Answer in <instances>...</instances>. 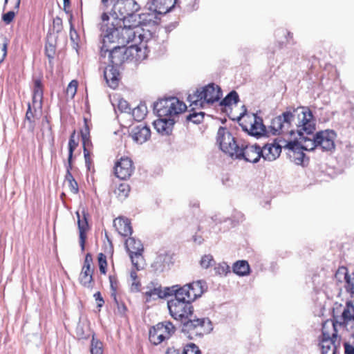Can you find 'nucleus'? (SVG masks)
Here are the masks:
<instances>
[{
	"mask_svg": "<svg viewBox=\"0 0 354 354\" xmlns=\"http://www.w3.org/2000/svg\"><path fill=\"white\" fill-rule=\"evenodd\" d=\"M286 133L299 136V140L289 141L284 146L298 155L296 157L302 162L304 153L301 150L313 151L319 147L323 151H331L335 148L334 140L336 133L333 130H326L314 134L315 122L313 115L308 106L290 107L281 115Z\"/></svg>",
	"mask_w": 354,
	"mask_h": 354,
	"instance_id": "nucleus-1",
	"label": "nucleus"
},
{
	"mask_svg": "<svg viewBox=\"0 0 354 354\" xmlns=\"http://www.w3.org/2000/svg\"><path fill=\"white\" fill-rule=\"evenodd\" d=\"M102 21L101 37L104 44L115 43L126 46L133 42V46H137L147 39L148 31H145L144 28L137 27L131 18L111 20L108 14L103 13Z\"/></svg>",
	"mask_w": 354,
	"mask_h": 354,
	"instance_id": "nucleus-2",
	"label": "nucleus"
},
{
	"mask_svg": "<svg viewBox=\"0 0 354 354\" xmlns=\"http://www.w3.org/2000/svg\"><path fill=\"white\" fill-rule=\"evenodd\" d=\"M222 95V91L218 85L214 83L197 88L192 94H189L187 100L192 109L203 107L205 104L218 102Z\"/></svg>",
	"mask_w": 354,
	"mask_h": 354,
	"instance_id": "nucleus-3",
	"label": "nucleus"
},
{
	"mask_svg": "<svg viewBox=\"0 0 354 354\" xmlns=\"http://www.w3.org/2000/svg\"><path fill=\"white\" fill-rule=\"evenodd\" d=\"M187 109L186 104L176 97L161 99L154 104V110L160 118L174 116L184 112Z\"/></svg>",
	"mask_w": 354,
	"mask_h": 354,
	"instance_id": "nucleus-4",
	"label": "nucleus"
},
{
	"mask_svg": "<svg viewBox=\"0 0 354 354\" xmlns=\"http://www.w3.org/2000/svg\"><path fill=\"white\" fill-rule=\"evenodd\" d=\"M140 9V5L136 0H117L109 15L111 20L129 19Z\"/></svg>",
	"mask_w": 354,
	"mask_h": 354,
	"instance_id": "nucleus-5",
	"label": "nucleus"
},
{
	"mask_svg": "<svg viewBox=\"0 0 354 354\" xmlns=\"http://www.w3.org/2000/svg\"><path fill=\"white\" fill-rule=\"evenodd\" d=\"M332 333L326 330V324L322 328V339L320 343L322 354H336L340 346L341 339L337 335V323H332Z\"/></svg>",
	"mask_w": 354,
	"mask_h": 354,
	"instance_id": "nucleus-6",
	"label": "nucleus"
},
{
	"mask_svg": "<svg viewBox=\"0 0 354 354\" xmlns=\"http://www.w3.org/2000/svg\"><path fill=\"white\" fill-rule=\"evenodd\" d=\"M216 142L220 149L230 157L234 158L241 143L237 142L231 133L225 127H221L217 132Z\"/></svg>",
	"mask_w": 354,
	"mask_h": 354,
	"instance_id": "nucleus-7",
	"label": "nucleus"
},
{
	"mask_svg": "<svg viewBox=\"0 0 354 354\" xmlns=\"http://www.w3.org/2000/svg\"><path fill=\"white\" fill-rule=\"evenodd\" d=\"M175 330L176 328L171 322H160L149 330V341L153 344L158 345L164 340L169 339Z\"/></svg>",
	"mask_w": 354,
	"mask_h": 354,
	"instance_id": "nucleus-8",
	"label": "nucleus"
},
{
	"mask_svg": "<svg viewBox=\"0 0 354 354\" xmlns=\"http://www.w3.org/2000/svg\"><path fill=\"white\" fill-rule=\"evenodd\" d=\"M167 306L171 316L176 320L183 322L192 317L193 313L192 302L170 299L167 302Z\"/></svg>",
	"mask_w": 354,
	"mask_h": 354,
	"instance_id": "nucleus-9",
	"label": "nucleus"
},
{
	"mask_svg": "<svg viewBox=\"0 0 354 354\" xmlns=\"http://www.w3.org/2000/svg\"><path fill=\"white\" fill-rule=\"evenodd\" d=\"M124 47L119 44L108 43L104 44L102 39V46L100 47V55L106 57L108 55L109 61L113 65H118L124 59Z\"/></svg>",
	"mask_w": 354,
	"mask_h": 354,
	"instance_id": "nucleus-10",
	"label": "nucleus"
},
{
	"mask_svg": "<svg viewBox=\"0 0 354 354\" xmlns=\"http://www.w3.org/2000/svg\"><path fill=\"white\" fill-rule=\"evenodd\" d=\"M261 157V147L257 145H248L241 143L234 157L244 159L247 162H257Z\"/></svg>",
	"mask_w": 354,
	"mask_h": 354,
	"instance_id": "nucleus-11",
	"label": "nucleus"
},
{
	"mask_svg": "<svg viewBox=\"0 0 354 354\" xmlns=\"http://www.w3.org/2000/svg\"><path fill=\"white\" fill-rule=\"evenodd\" d=\"M125 247L129 252L132 264L139 268V262L142 259L143 245L140 241L130 237L125 241Z\"/></svg>",
	"mask_w": 354,
	"mask_h": 354,
	"instance_id": "nucleus-12",
	"label": "nucleus"
},
{
	"mask_svg": "<svg viewBox=\"0 0 354 354\" xmlns=\"http://www.w3.org/2000/svg\"><path fill=\"white\" fill-rule=\"evenodd\" d=\"M132 19L134 24L136 25L137 27H142L148 26V25H155L157 24L158 20H160V17L153 11L149 10V7L147 8V11L142 12L140 15H133L130 17Z\"/></svg>",
	"mask_w": 354,
	"mask_h": 354,
	"instance_id": "nucleus-13",
	"label": "nucleus"
},
{
	"mask_svg": "<svg viewBox=\"0 0 354 354\" xmlns=\"http://www.w3.org/2000/svg\"><path fill=\"white\" fill-rule=\"evenodd\" d=\"M115 175L120 179L126 180L131 176L133 171V162L129 158H121L115 163Z\"/></svg>",
	"mask_w": 354,
	"mask_h": 354,
	"instance_id": "nucleus-14",
	"label": "nucleus"
},
{
	"mask_svg": "<svg viewBox=\"0 0 354 354\" xmlns=\"http://www.w3.org/2000/svg\"><path fill=\"white\" fill-rule=\"evenodd\" d=\"M176 3V0H152L149 3V10L155 12L160 17L169 12Z\"/></svg>",
	"mask_w": 354,
	"mask_h": 354,
	"instance_id": "nucleus-15",
	"label": "nucleus"
},
{
	"mask_svg": "<svg viewBox=\"0 0 354 354\" xmlns=\"http://www.w3.org/2000/svg\"><path fill=\"white\" fill-rule=\"evenodd\" d=\"M241 125L245 131L254 136H261L266 132L262 118L255 114L253 115L252 121L250 120L248 124Z\"/></svg>",
	"mask_w": 354,
	"mask_h": 354,
	"instance_id": "nucleus-16",
	"label": "nucleus"
},
{
	"mask_svg": "<svg viewBox=\"0 0 354 354\" xmlns=\"http://www.w3.org/2000/svg\"><path fill=\"white\" fill-rule=\"evenodd\" d=\"M131 137L137 144L146 142L151 137L150 129L142 124L134 127L131 131Z\"/></svg>",
	"mask_w": 354,
	"mask_h": 354,
	"instance_id": "nucleus-17",
	"label": "nucleus"
},
{
	"mask_svg": "<svg viewBox=\"0 0 354 354\" xmlns=\"http://www.w3.org/2000/svg\"><path fill=\"white\" fill-rule=\"evenodd\" d=\"M169 295H174L173 299L192 302L190 297V292L189 286L185 284L183 286L180 285H175L170 288H167Z\"/></svg>",
	"mask_w": 354,
	"mask_h": 354,
	"instance_id": "nucleus-18",
	"label": "nucleus"
},
{
	"mask_svg": "<svg viewBox=\"0 0 354 354\" xmlns=\"http://www.w3.org/2000/svg\"><path fill=\"white\" fill-rule=\"evenodd\" d=\"M182 323H183V331L191 332L196 330V333H198V331L201 333V329L203 328L206 323L209 324L210 321L207 318H196L192 315V317H189Z\"/></svg>",
	"mask_w": 354,
	"mask_h": 354,
	"instance_id": "nucleus-19",
	"label": "nucleus"
},
{
	"mask_svg": "<svg viewBox=\"0 0 354 354\" xmlns=\"http://www.w3.org/2000/svg\"><path fill=\"white\" fill-rule=\"evenodd\" d=\"M174 124V119L168 117H159L158 120L153 122L154 128L163 136H168L171 133Z\"/></svg>",
	"mask_w": 354,
	"mask_h": 354,
	"instance_id": "nucleus-20",
	"label": "nucleus"
},
{
	"mask_svg": "<svg viewBox=\"0 0 354 354\" xmlns=\"http://www.w3.org/2000/svg\"><path fill=\"white\" fill-rule=\"evenodd\" d=\"M76 214L77 217V224L80 232V245L81 246L82 250H84L86 238L85 232L88 228L87 214L84 209H82L81 213L80 211H77Z\"/></svg>",
	"mask_w": 354,
	"mask_h": 354,
	"instance_id": "nucleus-21",
	"label": "nucleus"
},
{
	"mask_svg": "<svg viewBox=\"0 0 354 354\" xmlns=\"http://www.w3.org/2000/svg\"><path fill=\"white\" fill-rule=\"evenodd\" d=\"M261 157L268 161L276 160L281 152V147L275 143L266 144L261 149Z\"/></svg>",
	"mask_w": 354,
	"mask_h": 354,
	"instance_id": "nucleus-22",
	"label": "nucleus"
},
{
	"mask_svg": "<svg viewBox=\"0 0 354 354\" xmlns=\"http://www.w3.org/2000/svg\"><path fill=\"white\" fill-rule=\"evenodd\" d=\"M113 226L118 232L123 236H127L132 234V227L131 222L128 218L119 217L113 221Z\"/></svg>",
	"mask_w": 354,
	"mask_h": 354,
	"instance_id": "nucleus-23",
	"label": "nucleus"
},
{
	"mask_svg": "<svg viewBox=\"0 0 354 354\" xmlns=\"http://www.w3.org/2000/svg\"><path fill=\"white\" fill-rule=\"evenodd\" d=\"M187 284L189 288V291L190 292L192 302L197 298L201 297L207 289L206 282L203 280H198Z\"/></svg>",
	"mask_w": 354,
	"mask_h": 354,
	"instance_id": "nucleus-24",
	"label": "nucleus"
},
{
	"mask_svg": "<svg viewBox=\"0 0 354 354\" xmlns=\"http://www.w3.org/2000/svg\"><path fill=\"white\" fill-rule=\"evenodd\" d=\"M354 322V306L351 301L346 302L339 320H335L333 323H337L338 326L347 325L349 322Z\"/></svg>",
	"mask_w": 354,
	"mask_h": 354,
	"instance_id": "nucleus-25",
	"label": "nucleus"
},
{
	"mask_svg": "<svg viewBox=\"0 0 354 354\" xmlns=\"http://www.w3.org/2000/svg\"><path fill=\"white\" fill-rule=\"evenodd\" d=\"M43 98V89L41 82L39 80L34 81L33 94H32V106L36 111V109H41V101Z\"/></svg>",
	"mask_w": 354,
	"mask_h": 354,
	"instance_id": "nucleus-26",
	"label": "nucleus"
},
{
	"mask_svg": "<svg viewBox=\"0 0 354 354\" xmlns=\"http://www.w3.org/2000/svg\"><path fill=\"white\" fill-rule=\"evenodd\" d=\"M119 73L113 66L106 68L104 71V76L109 87L115 88L118 85Z\"/></svg>",
	"mask_w": 354,
	"mask_h": 354,
	"instance_id": "nucleus-27",
	"label": "nucleus"
},
{
	"mask_svg": "<svg viewBox=\"0 0 354 354\" xmlns=\"http://www.w3.org/2000/svg\"><path fill=\"white\" fill-rule=\"evenodd\" d=\"M93 269L87 270L86 269L82 268L80 274L79 280L83 286L88 288H92L93 287L94 281L93 279Z\"/></svg>",
	"mask_w": 354,
	"mask_h": 354,
	"instance_id": "nucleus-28",
	"label": "nucleus"
},
{
	"mask_svg": "<svg viewBox=\"0 0 354 354\" xmlns=\"http://www.w3.org/2000/svg\"><path fill=\"white\" fill-rule=\"evenodd\" d=\"M233 272L239 276H245L250 273V266L246 261H238L233 265Z\"/></svg>",
	"mask_w": 354,
	"mask_h": 354,
	"instance_id": "nucleus-29",
	"label": "nucleus"
},
{
	"mask_svg": "<svg viewBox=\"0 0 354 354\" xmlns=\"http://www.w3.org/2000/svg\"><path fill=\"white\" fill-rule=\"evenodd\" d=\"M171 257L167 253L160 254L157 256L155 261L154 266L157 270H163L165 267L171 263Z\"/></svg>",
	"mask_w": 354,
	"mask_h": 354,
	"instance_id": "nucleus-30",
	"label": "nucleus"
},
{
	"mask_svg": "<svg viewBox=\"0 0 354 354\" xmlns=\"http://www.w3.org/2000/svg\"><path fill=\"white\" fill-rule=\"evenodd\" d=\"M270 127L274 135L286 133L281 115L272 120Z\"/></svg>",
	"mask_w": 354,
	"mask_h": 354,
	"instance_id": "nucleus-31",
	"label": "nucleus"
},
{
	"mask_svg": "<svg viewBox=\"0 0 354 354\" xmlns=\"http://www.w3.org/2000/svg\"><path fill=\"white\" fill-rule=\"evenodd\" d=\"M147 109L145 104H140L132 110V115L137 121H140L147 115Z\"/></svg>",
	"mask_w": 354,
	"mask_h": 354,
	"instance_id": "nucleus-32",
	"label": "nucleus"
},
{
	"mask_svg": "<svg viewBox=\"0 0 354 354\" xmlns=\"http://www.w3.org/2000/svg\"><path fill=\"white\" fill-rule=\"evenodd\" d=\"M239 100V95L234 91H231L227 96L221 102L222 106H230L232 104H236Z\"/></svg>",
	"mask_w": 354,
	"mask_h": 354,
	"instance_id": "nucleus-33",
	"label": "nucleus"
},
{
	"mask_svg": "<svg viewBox=\"0 0 354 354\" xmlns=\"http://www.w3.org/2000/svg\"><path fill=\"white\" fill-rule=\"evenodd\" d=\"M167 292L168 290H167V288L164 291H162L160 288H154L153 289L146 292V295L149 297H153V299H159L169 296V295Z\"/></svg>",
	"mask_w": 354,
	"mask_h": 354,
	"instance_id": "nucleus-34",
	"label": "nucleus"
},
{
	"mask_svg": "<svg viewBox=\"0 0 354 354\" xmlns=\"http://www.w3.org/2000/svg\"><path fill=\"white\" fill-rule=\"evenodd\" d=\"M91 354H102L103 347L102 343L93 337L91 344Z\"/></svg>",
	"mask_w": 354,
	"mask_h": 354,
	"instance_id": "nucleus-35",
	"label": "nucleus"
},
{
	"mask_svg": "<svg viewBox=\"0 0 354 354\" xmlns=\"http://www.w3.org/2000/svg\"><path fill=\"white\" fill-rule=\"evenodd\" d=\"M350 274H348L346 268L341 267L337 270L335 274V278L339 282L344 281L346 283V279Z\"/></svg>",
	"mask_w": 354,
	"mask_h": 354,
	"instance_id": "nucleus-36",
	"label": "nucleus"
},
{
	"mask_svg": "<svg viewBox=\"0 0 354 354\" xmlns=\"http://www.w3.org/2000/svg\"><path fill=\"white\" fill-rule=\"evenodd\" d=\"M129 192H130L129 185L126 183H121L118 186L115 193L119 198H125L128 196Z\"/></svg>",
	"mask_w": 354,
	"mask_h": 354,
	"instance_id": "nucleus-37",
	"label": "nucleus"
},
{
	"mask_svg": "<svg viewBox=\"0 0 354 354\" xmlns=\"http://www.w3.org/2000/svg\"><path fill=\"white\" fill-rule=\"evenodd\" d=\"M78 144L75 140V131L72 133V135L70 137L69 142H68V162L71 164V161H72L73 158V153L74 150L77 147Z\"/></svg>",
	"mask_w": 354,
	"mask_h": 354,
	"instance_id": "nucleus-38",
	"label": "nucleus"
},
{
	"mask_svg": "<svg viewBox=\"0 0 354 354\" xmlns=\"http://www.w3.org/2000/svg\"><path fill=\"white\" fill-rule=\"evenodd\" d=\"M214 270L216 274L221 276H226L230 272V266L225 262L218 263L214 267Z\"/></svg>",
	"mask_w": 354,
	"mask_h": 354,
	"instance_id": "nucleus-39",
	"label": "nucleus"
},
{
	"mask_svg": "<svg viewBox=\"0 0 354 354\" xmlns=\"http://www.w3.org/2000/svg\"><path fill=\"white\" fill-rule=\"evenodd\" d=\"M81 136L83 142L84 147H87L91 144L90 140V132L88 124H86V120H85V125L84 128L81 131Z\"/></svg>",
	"mask_w": 354,
	"mask_h": 354,
	"instance_id": "nucleus-40",
	"label": "nucleus"
},
{
	"mask_svg": "<svg viewBox=\"0 0 354 354\" xmlns=\"http://www.w3.org/2000/svg\"><path fill=\"white\" fill-rule=\"evenodd\" d=\"M214 263V259L211 254H205L200 261L201 266L204 269H207Z\"/></svg>",
	"mask_w": 354,
	"mask_h": 354,
	"instance_id": "nucleus-41",
	"label": "nucleus"
},
{
	"mask_svg": "<svg viewBox=\"0 0 354 354\" xmlns=\"http://www.w3.org/2000/svg\"><path fill=\"white\" fill-rule=\"evenodd\" d=\"M204 115L203 112L193 113L187 116V120L195 124H199L203 121Z\"/></svg>",
	"mask_w": 354,
	"mask_h": 354,
	"instance_id": "nucleus-42",
	"label": "nucleus"
},
{
	"mask_svg": "<svg viewBox=\"0 0 354 354\" xmlns=\"http://www.w3.org/2000/svg\"><path fill=\"white\" fill-rule=\"evenodd\" d=\"M8 44V41L6 37L0 41V63L4 60L6 56Z\"/></svg>",
	"mask_w": 354,
	"mask_h": 354,
	"instance_id": "nucleus-43",
	"label": "nucleus"
},
{
	"mask_svg": "<svg viewBox=\"0 0 354 354\" xmlns=\"http://www.w3.org/2000/svg\"><path fill=\"white\" fill-rule=\"evenodd\" d=\"M183 354H201V351L196 344L190 343L184 348Z\"/></svg>",
	"mask_w": 354,
	"mask_h": 354,
	"instance_id": "nucleus-44",
	"label": "nucleus"
},
{
	"mask_svg": "<svg viewBox=\"0 0 354 354\" xmlns=\"http://www.w3.org/2000/svg\"><path fill=\"white\" fill-rule=\"evenodd\" d=\"M77 87V82L76 80H72L67 86L66 88V95L68 97L73 98L76 92Z\"/></svg>",
	"mask_w": 354,
	"mask_h": 354,
	"instance_id": "nucleus-45",
	"label": "nucleus"
},
{
	"mask_svg": "<svg viewBox=\"0 0 354 354\" xmlns=\"http://www.w3.org/2000/svg\"><path fill=\"white\" fill-rule=\"evenodd\" d=\"M345 288L347 292L354 294V273H351L345 283Z\"/></svg>",
	"mask_w": 354,
	"mask_h": 354,
	"instance_id": "nucleus-46",
	"label": "nucleus"
},
{
	"mask_svg": "<svg viewBox=\"0 0 354 354\" xmlns=\"http://www.w3.org/2000/svg\"><path fill=\"white\" fill-rule=\"evenodd\" d=\"M98 263L100 272L102 274H105L107 263L106 256L104 255L102 253H100L98 255Z\"/></svg>",
	"mask_w": 354,
	"mask_h": 354,
	"instance_id": "nucleus-47",
	"label": "nucleus"
},
{
	"mask_svg": "<svg viewBox=\"0 0 354 354\" xmlns=\"http://www.w3.org/2000/svg\"><path fill=\"white\" fill-rule=\"evenodd\" d=\"M75 333L78 339H86L88 336L84 330V325L81 323L77 324Z\"/></svg>",
	"mask_w": 354,
	"mask_h": 354,
	"instance_id": "nucleus-48",
	"label": "nucleus"
},
{
	"mask_svg": "<svg viewBox=\"0 0 354 354\" xmlns=\"http://www.w3.org/2000/svg\"><path fill=\"white\" fill-rule=\"evenodd\" d=\"M53 29L56 32L59 33L62 30V20L60 17H56L53 19Z\"/></svg>",
	"mask_w": 354,
	"mask_h": 354,
	"instance_id": "nucleus-49",
	"label": "nucleus"
},
{
	"mask_svg": "<svg viewBox=\"0 0 354 354\" xmlns=\"http://www.w3.org/2000/svg\"><path fill=\"white\" fill-rule=\"evenodd\" d=\"M118 107L122 112H129L131 111L129 103L123 99L119 100Z\"/></svg>",
	"mask_w": 354,
	"mask_h": 354,
	"instance_id": "nucleus-50",
	"label": "nucleus"
},
{
	"mask_svg": "<svg viewBox=\"0 0 354 354\" xmlns=\"http://www.w3.org/2000/svg\"><path fill=\"white\" fill-rule=\"evenodd\" d=\"M15 15L14 11H9L3 15L2 19L6 24H8L13 20Z\"/></svg>",
	"mask_w": 354,
	"mask_h": 354,
	"instance_id": "nucleus-51",
	"label": "nucleus"
},
{
	"mask_svg": "<svg viewBox=\"0 0 354 354\" xmlns=\"http://www.w3.org/2000/svg\"><path fill=\"white\" fill-rule=\"evenodd\" d=\"M34 112L32 110V106L30 103H28V110L26 113V120H28L30 123L33 122V118H34Z\"/></svg>",
	"mask_w": 354,
	"mask_h": 354,
	"instance_id": "nucleus-52",
	"label": "nucleus"
},
{
	"mask_svg": "<svg viewBox=\"0 0 354 354\" xmlns=\"http://www.w3.org/2000/svg\"><path fill=\"white\" fill-rule=\"evenodd\" d=\"M72 169V161H71V165L70 163L68 162V165L66 167V176H65V178H66V180L67 181V183L68 182H71V181H73V180H75L72 175V174L71 173V169Z\"/></svg>",
	"mask_w": 354,
	"mask_h": 354,
	"instance_id": "nucleus-53",
	"label": "nucleus"
},
{
	"mask_svg": "<svg viewBox=\"0 0 354 354\" xmlns=\"http://www.w3.org/2000/svg\"><path fill=\"white\" fill-rule=\"evenodd\" d=\"M92 261H93L92 257L89 253H88L86 255L84 263V266L82 268L86 269L87 270H88L89 269H92L91 268Z\"/></svg>",
	"mask_w": 354,
	"mask_h": 354,
	"instance_id": "nucleus-54",
	"label": "nucleus"
},
{
	"mask_svg": "<svg viewBox=\"0 0 354 354\" xmlns=\"http://www.w3.org/2000/svg\"><path fill=\"white\" fill-rule=\"evenodd\" d=\"M344 354H354V344H351L348 342H344Z\"/></svg>",
	"mask_w": 354,
	"mask_h": 354,
	"instance_id": "nucleus-55",
	"label": "nucleus"
},
{
	"mask_svg": "<svg viewBox=\"0 0 354 354\" xmlns=\"http://www.w3.org/2000/svg\"><path fill=\"white\" fill-rule=\"evenodd\" d=\"M68 187L71 192L76 194L78 192V185L75 180L68 183Z\"/></svg>",
	"mask_w": 354,
	"mask_h": 354,
	"instance_id": "nucleus-56",
	"label": "nucleus"
},
{
	"mask_svg": "<svg viewBox=\"0 0 354 354\" xmlns=\"http://www.w3.org/2000/svg\"><path fill=\"white\" fill-rule=\"evenodd\" d=\"M93 297L97 301V307H102L104 301L102 297L101 293L100 292H97L94 294Z\"/></svg>",
	"mask_w": 354,
	"mask_h": 354,
	"instance_id": "nucleus-57",
	"label": "nucleus"
},
{
	"mask_svg": "<svg viewBox=\"0 0 354 354\" xmlns=\"http://www.w3.org/2000/svg\"><path fill=\"white\" fill-rule=\"evenodd\" d=\"M46 53L49 58H53L55 54V47L53 45L46 47Z\"/></svg>",
	"mask_w": 354,
	"mask_h": 354,
	"instance_id": "nucleus-58",
	"label": "nucleus"
},
{
	"mask_svg": "<svg viewBox=\"0 0 354 354\" xmlns=\"http://www.w3.org/2000/svg\"><path fill=\"white\" fill-rule=\"evenodd\" d=\"M109 279H110L111 289L113 291L112 292L111 295L114 297V299H115V301H116V297H115V290H116V281H115V279L112 277H109Z\"/></svg>",
	"mask_w": 354,
	"mask_h": 354,
	"instance_id": "nucleus-59",
	"label": "nucleus"
},
{
	"mask_svg": "<svg viewBox=\"0 0 354 354\" xmlns=\"http://www.w3.org/2000/svg\"><path fill=\"white\" fill-rule=\"evenodd\" d=\"M166 354H183L180 351L175 348H169L166 352Z\"/></svg>",
	"mask_w": 354,
	"mask_h": 354,
	"instance_id": "nucleus-60",
	"label": "nucleus"
},
{
	"mask_svg": "<svg viewBox=\"0 0 354 354\" xmlns=\"http://www.w3.org/2000/svg\"><path fill=\"white\" fill-rule=\"evenodd\" d=\"M84 153L85 162H86V163H88L89 161V153L86 149V147H84Z\"/></svg>",
	"mask_w": 354,
	"mask_h": 354,
	"instance_id": "nucleus-61",
	"label": "nucleus"
},
{
	"mask_svg": "<svg viewBox=\"0 0 354 354\" xmlns=\"http://www.w3.org/2000/svg\"><path fill=\"white\" fill-rule=\"evenodd\" d=\"M113 1L114 0H101L102 3L106 7L109 6Z\"/></svg>",
	"mask_w": 354,
	"mask_h": 354,
	"instance_id": "nucleus-62",
	"label": "nucleus"
},
{
	"mask_svg": "<svg viewBox=\"0 0 354 354\" xmlns=\"http://www.w3.org/2000/svg\"><path fill=\"white\" fill-rule=\"evenodd\" d=\"M64 2V9L66 10V8H68L70 6V0H63Z\"/></svg>",
	"mask_w": 354,
	"mask_h": 354,
	"instance_id": "nucleus-63",
	"label": "nucleus"
},
{
	"mask_svg": "<svg viewBox=\"0 0 354 354\" xmlns=\"http://www.w3.org/2000/svg\"><path fill=\"white\" fill-rule=\"evenodd\" d=\"M21 0H15V8H19Z\"/></svg>",
	"mask_w": 354,
	"mask_h": 354,
	"instance_id": "nucleus-64",
	"label": "nucleus"
}]
</instances>
